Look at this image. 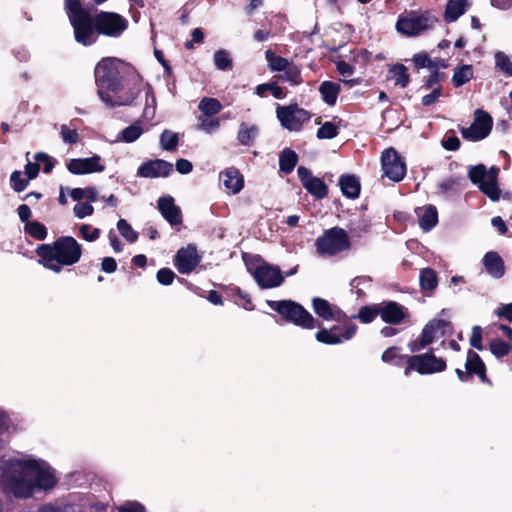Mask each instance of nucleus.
<instances>
[{
  "label": "nucleus",
  "instance_id": "obj_46",
  "mask_svg": "<svg viewBox=\"0 0 512 512\" xmlns=\"http://www.w3.org/2000/svg\"><path fill=\"white\" fill-rule=\"evenodd\" d=\"M268 91L276 99H281L284 97L283 89L274 82L263 83V84L258 85L256 88V94L261 97L265 96L266 92H268Z\"/></svg>",
  "mask_w": 512,
  "mask_h": 512
},
{
  "label": "nucleus",
  "instance_id": "obj_54",
  "mask_svg": "<svg viewBox=\"0 0 512 512\" xmlns=\"http://www.w3.org/2000/svg\"><path fill=\"white\" fill-rule=\"evenodd\" d=\"M10 182H11L12 188L16 192H22L23 190L26 189V187L29 183V179L23 178L22 173L20 171H14V172H12V174L10 176Z\"/></svg>",
  "mask_w": 512,
  "mask_h": 512
},
{
  "label": "nucleus",
  "instance_id": "obj_44",
  "mask_svg": "<svg viewBox=\"0 0 512 512\" xmlns=\"http://www.w3.org/2000/svg\"><path fill=\"white\" fill-rule=\"evenodd\" d=\"M495 66L497 69L502 71L505 76H512V62L510 58L502 51H498L495 53Z\"/></svg>",
  "mask_w": 512,
  "mask_h": 512
},
{
  "label": "nucleus",
  "instance_id": "obj_63",
  "mask_svg": "<svg viewBox=\"0 0 512 512\" xmlns=\"http://www.w3.org/2000/svg\"><path fill=\"white\" fill-rule=\"evenodd\" d=\"M369 224L365 220H359L356 223H352V226L350 228V232L353 235L361 236L363 233H367L369 231Z\"/></svg>",
  "mask_w": 512,
  "mask_h": 512
},
{
  "label": "nucleus",
  "instance_id": "obj_15",
  "mask_svg": "<svg viewBox=\"0 0 512 512\" xmlns=\"http://www.w3.org/2000/svg\"><path fill=\"white\" fill-rule=\"evenodd\" d=\"M66 167L71 174L84 175L95 172H103L105 166L99 155H93L89 158H74L66 163Z\"/></svg>",
  "mask_w": 512,
  "mask_h": 512
},
{
  "label": "nucleus",
  "instance_id": "obj_48",
  "mask_svg": "<svg viewBox=\"0 0 512 512\" xmlns=\"http://www.w3.org/2000/svg\"><path fill=\"white\" fill-rule=\"evenodd\" d=\"M512 344L501 339H494L490 343V351L496 357H504L510 353Z\"/></svg>",
  "mask_w": 512,
  "mask_h": 512
},
{
  "label": "nucleus",
  "instance_id": "obj_64",
  "mask_svg": "<svg viewBox=\"0 0 512 512\" xmlns=\"http://www.w3.org/2000/svg\"><path fill=\"white\" fill-rule=\"evenodd\" d=\"M117 269V262L113 257H104L101 262V270L105 273H113Z\"/></svg>",
  "mask_w": 512,
  "mask_h": 512
},
{
  "label": "nucleus",
  "instance_id": "obj_6",
  "mask_svg": "<svg viewBox=\"0 0 512 512\" xmlns=\"http://www.w3.org/2000/svg\"><path fill=\"white\" fill-rule=\"evenodd\" d=\"M498 174L499 168L492 166L487 169L484 164L470 166L468 169L470 181L477 185L479 190L492 201H497L500 198V189L497 183Z\"/></svg>",
  "mask_w": 512,
  "mask_h": 512
},
{
  "label": "nucleus",
  "instance_id": "obj_16",
  "mask_svg": "<svg viewBox=\"0 0 512 512\" xmlns=\"http://www.w3.org/2000/svg\"><path fill=\"white\" fill-rule=\"evenodd\" d=\"M297 174L303 187L314 198L323 199L327 196V185L320 178L314 177L308 168L304 166L298 167Z\"/></svg>",
  "mask_w": 512,
  "mask_h": 512
},
{
  "label": "nucleus",
  "instance_id": "obj_33",
  "mask_svg": "<svg viewBox=\"0 0 512 512\" xmlns=\"http://www.w3.org/2000/svg\"><path fill=\"white\" fill-rule=\"evenodd\" d=\"M474 72L472 65L463 64L454 69L452 84L455 87H461L473 78Z\"/></svg>",
  "mask_w": 512,
  "mask_h": 512
},
{
  "label": "nucleus",
  "instance_id": "obj_42",
  "mask_svg": "<svg viewBox=\"0 0 512 512\" xmlns=\"http://www.w3.org/2000/svg\"><path fill=\"white\" fill-rule=\"evenodd\" d=\"M412 62L416 69L427 68L430 71L438 69L437 62L433 61L425 52L416 53L412 58Z\"/></svg>",
  "mask_w": 512,
  "mask_h": 512
},
{
  "label": "nucleus",
  "instance_id": "obj_9",
  "mask_svg": "<svg viewBox=\"0 0 512 512\" xmlns=\"http://www.w3.org/2000/svg\"><path fill=\"white\" fill-rule=\"evenodd\" d=\"M95 26L99 34L117 38L128 27V21L115 12L101 11L95 15Z\"/></svg>",
  "mask_w": 512,
  "mask_h": 512
},
{
  "label": "nucleus",
  "instance_id": "obj_11",
  "mask_svg": "<svg viewBox=\"0 0 512 512\" xmlns=\"http://www.w3.org/2000/svg\"><path fill=\"white\" fill-rule=\"evenodd\" d=\"M435 19L429 14L410 13L406 17H400L396 23L398 32L407 36H416L431 28Z\"/></svg>",
  "mask_w": 512,
  "mask_h": 512
},
{
  "label": "nucleus",
  "instance_id": "obj_28",
  "mask_svg": "<svg viewBox=\"0 0 512 512\" xmlns=\"http://www.w3.org/2000/svg\"><path fill=\"white\" fill-rule=\"evenodd\" d=\"M465 368L470 375L476 374L483 382L485 381V364L476 352L468 351Z\"/></svg>",
  "mask_w": 512,
  "mask_h": 512
},
{
  "label": "nucleus",
  "instance_id": "obj_27",
  "mask_svg": "<svg viewBox=\"0 0 512 512\" xmlns=\"http://www.w3.org/2000/svg\"><path fill=\"white\" fill-rule=\"evenodd\" d=\"M469 6L468 0H449L446 5L444 18L446 22H454L463 15Z\"/></svg>",
  "mask_w": 512,
  "mask_h": 512
},
{
  "label": "nucleus",
  "instance_id": "obj_57",
  "mask_svg": "<svg viewBox=\"0 0 512 512\" xmlns=\"http://www.w3.org/2000/svg\"><path fill=\"white\" fill-rule=\"evenodd\" d=\"M73 212L77 218L84 219L94 213V207L88 202H80L74 206Z\"/></svg>",
  "mask_w": 512,
  "mask_h": 512
},
{
  "label": "nucleus",
  "instance_id": "obj_20",
  "mask_svg": "<svg viewBox=\"0 0 512 512\" xmlns=\"http://www.w3.org/2000/svg\"><path fill=\"white\" fill-rule=\"evenodd\" d=\"M379 315L383 322L397 325L408 315L407 309L395 301H389L379 305Z\"/></svg>",
  "mask_w": 512,
  "mask_h": 512
},
{
  "label": "nucleus",
  "instance_id": "obj_61",
  "mask_svg": "<svg viewBox=\"0 0 512 512\" xmlns=\"http://www.w3.org/2000/svg\"><path fill=\"white\" fill-rule=\"evenodd\" d=\"M470 345L477 350H482V329L480 326H474L472 328V335L470 338Z\"/></svg>",
  "mask_w": 512,
  "mask_h": 512
},
{
  "label": "nucleus",
  "instance_id": "obj_17",
  "mask_svg": "<svg viewBox=\"0 0 512 512\" xmlns=\"http://www.w3.org/2000/svg\"><path fill=\"white\" fill-rule=\"evenodd\" d=\"M312 308L314 312L325 321L344 322L348 318L338 306L320 297H314L312 299Z\"/></svg>",
  "mask_w": 512,
  "mask_h": 512
},
{
  "label": "nucleus",
  "instance_id": "obj_30",
  "mask_svg": "<svg viewBox=\"0 0 512 512\" xmlns=\"http://www.w3.org/2000/svg\"><path fill=\"white\" fill-rule=\"evenodd\" d=\"M319 92L323 101L327 105L333 106L336 103L340 92V84L332 81H324L319 87Z\"/></svg>",
  "mask_w": 512,
  "mask_h": 512
},
{
  "label": "nucleus",
  "instance_id": "obj_58",
  "mask_svg": "<svg viewBox=\"0 0 512 512\" xmlns=\"http://www.w3.org/2000/svg\"><path fill=\"white\" fill-rule=\"evenodd\" d=\"M175 277V273L169 268H161L156 274L158 283L164 286L171 285Z\"/></svg>",
  "mask_w": 512,
  "mask_h": 512
},
{
  "label": "nucleus",
  "instance_id": "obj_25",
  "mask_svg": "<svg viewBox=\"0 0 512 512\" xmlns=\"http://www.w3.org/2000/svg\"><path fill=\"white\" fill-rule=\"evenodd\" d=\"M259 135V127L255 124L241 122L239 125L237 140L243 146H252Z\"/></svg>",
  "mask_w": 512,
  "mask_h": 512
},
{
  "label": "nucleus",
  "instance_id": "obj_60",
  "mask_svg": "<svg viewBox=\"0 0 512 512\" xmlns=\"http://www.w3.org/2000/svg\"><path fill=\"white\" fill-rule=\"evenodd\" d=\"M35 160L38 162H43V172L44 173H50L52 169L54 168V161L53 159L44 152H38L34 156Z\"/></svg>",
  "mask_w": 512,
  "mask_h": 512
},
{
  "label": "nucleus",
  "instance_id": "obj_26",
  "mask_svg": "<svg viewBox=\"0 0 512 512\" xmlns=\"http://www.w3.org/2000/svg\"><path fill=\"white\" fill-rule=\"evenodd\" d=\"M339 186L347 198L355 199L360 194V182L354 175H342L339 179Z\"/></svg>",
  "mask_w": 512,
  "mask_h": 512
},
{
  "label": "nucleus",
  "instance_id": "obj_29",
  "mask_svg": "<svg viewBox=\"0 0 512 512\" xmlns=\"http://www.w3.org/2000/svg\"><path fill=\"white\" fill-rule=\"evenodd\" d=\"M387 79L392 80L395 86L405 88L409 84L407 68L403 64H395L389 67Z\"/></svg>",
  "mask_w": 512,
  "mask_h": 512
},
{
  "label": "nucleus",
  "instance_id": "obj_8",
  "mask_svg": "<svg viewBox=\"0 0 512 512\" xmlns=\"http://www.w3.org/2000/svg\"><path fill=\"white\" fill-rule=\"evenodd\" d=\"M446 369V362L442 358H438L430 350L424 354L413 355L408 357L407 366L404 369V375L408 377L412 371H416L421 375L442 372Z\"/></svg>",
  "mask_w": 512,
  "mask_h": 512
},
{
  "label": "nucleus",
  "instance_id": "obj_21",
  "mask_svg": "<svg viewBox=\"0 0 512 512\" xmlns=\"http://www.w3.org/2000/svg\"><path fill=\"white\" fill-rule=\"evenodd\" d=\"M157 204L161 215L170 225H178L182 223L181 210L177 205H175L173 197H160Z\"/></svg>",
  "mask_w": 512,
  "mask_h": 512
},
{
  "label": "nucleus",
  "instance_id": "obj_7",
  "mask_svg": "<svg viewBox=\"0 0 512 512\" xmlns=\"http://www.w3.org/2000/svg\"><path fill=\"white\" fill-rule=\"evenodd\" d=\"M316 251L321 256H334L350 248L347 232L339 227L326 230L315 242Z\"/></svg>",
  "mask_w": 512,
  "mask_h": 512
},
{
  "label": "nucleus",
  "instance_id": "obj_40",
  "mask_svg": "<svg viewBox=\"0 0 512 512\" xmlns=\"http://www.w3.org/2000/svg\"><path fill=\"white\" fill-rule=\"evenodd\" d=\"M420 286L423 290H434L437 286V275L431 268L422 269L419 276Z\"/></svg>",
  "mask_w": 512,
  "mask_h": 512
},
{
  "label": "nucleus",
  "instance_id": "obj_43",
  "mask_svg": "<svg viewBox=\"0 0 512 512\" xmlns=\"http://www.w3.org/2000/svg\"><path fill=\"white\" fill-rule=\"evenodd\" d=\"M265 57L270 69L273 71H284L289 66L287 59L276 56L272 50H267L265 52Z\"/></svg>",
  "mask_w": 512,
  "mask_h": 512
},
{
  "label": "nucleus",
  "instance_id": "obj_3",
  "mask_svg": "<svg viewBox=\"0 0 512 512\" xmlns=\"http://www.w3.org/2000/svg\"><path fill=\"white\" fill-rule=\"evenodd\" d=\"M36 254L39 263L45 268L60 273L63 266L76 264L82 256V247L71 236H61L52 244H42L37 247Z\"/></svg>",
  "mask_w": 512,
  "mask_h": 512
},
{
  "label": "nucleus",
  "instance_id": "obj_2",
  "mask_svg": "<svg viewBox=\"0 0 512 512\" xmlns=\"http://www.w3.org/2000/svg\"><path fill=\"white\" fill-rule=\"evenodd\" d=\"M57 484L50 464L32 454L15 452L0 457V489L17 499H29L36 492L48 491Z\"/></svg>",
  "mask_w": 512,
  "mask_h": 512
},
{
  "label": "nucleus",
  "instance_id": "obj_59",
  "mask_svg": "<svg viewBox=\"0 0 512 512\" xmlns=\"http://www.w3.org/2000/svg\"><path fill=\"white\" fill-rule=\"evenodd\" d=\"M116 509L117 512H146L145 507L138 501H125Z\"/></svg>",
  "mask_w": 512,
  "mask_h": 512
},
{
  "label": "nucleus",
  "instance_id": "obj_12",
  "mask_svg": "<svg viewBox=\"0 0 512 512\" xmlns=\"http://www.w3.org/2000/svg\"><path fill=\"white\" fill-rule=\"evenodd\" d=\"M381 166L383 175L393 182H400L406 175V164L394 148L382 153Z\"/></svg>",
  "mask_w": 512,
  "mask_h": 512
},
{
  "label": "nucleus",
  "instance_id": "obj_14",
  "mask_svg": "<svg viewBox=\"0 0 512 512\" xmlns=\"http://www.w3.org/2000/svg\"><path fill=\"white\" fill-rule=\"evenodd\" d=\"M492 125V117L484 110L477 109L474 113L473 123L468 128H463L461 133L465 139L479 141L489 135Z\"/></svg>",
  "mask_w": 512,
  "mask_h": 512
},
{
  "label": "nucleus",
  "instance_id": "obj_56",
  "mask_svg": "<svg viewBox=\"0 0 512 512\" xmlns=\"http://www.w3.org/2000/svg\"><path fill=\"white\" fill-rule=\"evenodd\" d=\"M281 77L291 85H297L301 82L300 70L296 66L289 65L287 69L284 70V74Z\"/></svg>",
  "mask_w": 512,
  "mask_h": 512
},
{
  "label": "nucleus",
  "instance_id": "obj_13",
  "mask_svg": "<svg viewBox=\"0 0 512 512\" xmlns=\"http://www.w3.org/2000/svg\"><path fill=\"white\" fill-rule=\"evenodd\" d=\"M276 113L281 125L289 131H299L310 119L309 112L297 105L278 106Z\"/></svg>",
  "mask_w": 512,
  "mask_h": 512
},
{
  "label": "nucleus",
  "instance_id": "obj_41",
  "mask_svg": "<svg viewBox=\"0 0 512 512\" xmlns=\"http://www.w3.org/2000/svg\"><path fill=\"white\" fill-rule=\"evenodd\" d=\"M24 231L37 240H44L47 237L46 227L38 221L27 222Z\"/></svg>",
  "mask_w": 512,
  "mask_h": 512
},
{
  "label": "nucleus",
  "instance_id": "obj_31",
  "mask_svg": "<svg viewBox=\"0 0 512 512\" xmlns=\"http://www.w3.org/2000/svg\"><path fill=\"white\" fill-rule=\"evenodd\" d=\"M448 327H450L449 321L444 319H432L422 330L428 329V338L431 340V343H433L436 338L445 334Z\"/></svg>",
  "mask_w": 512,
  "mask_h": 512
},
{
  "label": "nucleus",
  "instance_id": "obj_24",
  "mask_svg": "<svg viewBox=\"0 0 512 512\" xmlns=\"http://www.w3.org/2000/svg\"><path fill=\"white\" fill-rule=\"evenodd\" d=\"M221 180L224 187L232 194L239 193L244 186L243 176L237 169L233 167L228 168L221 173Z\"/></svg>",
  "mask_w": 512,
  "mask_h": 512
},
{
  "label": "nucleus",
  "instance_id": "obj_10",
  "mask_svg": "<svg viewBox=\"0 0 512 512\" xmlns=\"http://www.w3.org/2000/svg\"><path fill=\"white\" fill-rule=\"evenodd\" d=\"M247 269L261 289L276 288L284 282V275L276 265L262 262L254 269L250 266Z\"/></svg>",
  "mask_w": 512,
  "mask_h": 512
},
{
  "label": "nucleus",
  "instance_id": "obj_32",
  "mask_svg": "<svg viewBox=\"0 0 512 512\" xmlns=\"http://www.w3.org/2000/svg\"><path fill=\"white\" fill-rule=\"evenodd\" d=\"M298 162V156L295 151L285 148L279 155V168L285 174L291 173Z\"/></svg>",
  "mask_w": 512,
  "mask_h": 512
},
{
  "label": "nucleus",
  "instance_id": "obj_4",
  "mask_svg": "<svg viewBox=\"0 0 512 512\" xmlns=\"http://www.w3.org/2000/svg\"><path fill=\"white\" fill-rule=\"evenodd\" d=\"M65 10L73 28L75 41L83 46L94 44L99 34L95 26V17L83 7L80 0H65Z\"/></svg>",
  "mask_w": 512,
  "mask_h": 512
},
{
  "label": "nucleus",
  "instance_id": "obj_23",
  "mask_svg": "<svg viewBox=\"0 0 512 512\" xmlns=\"http://www.w3.org/2000/svg\"><path fill=\"white\" fill-rule=\"evenodd\" d=\"M415 213L418 216L420 228L425 232L430 231L438 223V212L433 205L418 207Z\"/></svg>",
  "mask_w": 512,
  "mask_h": 512
},
{
  "label": "nucleus",
  "instance_id": "obj_18",
  "mask_svg": "<svg viewBox=\"0 0 512 512\" xmlns=\"http://www.w3.org/2000/svg\"><path fill=\"white\" fill-rule=\"evenodd\" d=\"M195 245L189 244L178 250L175 256V267L181 274H189L200 263Z\"/></svg>",
  "mask_w": 512,
  "mask_h": 512
},
{
  "label": "nucleus",
  "instance_id": "obj_19",
  "mask_svg": "<svg viewBox=\"0 0 512 512\" xmlns=\"http://www.w3.org/2000/svg\"><path fill=\"white\" fill-rule=\"evenodd\" d=\"M172 171V163L163 159H154L141 164L137 169V176L142 178L167 177Z\"/></svg>",
  "mask_w": 512,
  "mask_h": 512
},
{
  "label": "nucleus",
  "instance_id": "obj_5",
  "mask_svg": "<svg viewBox=\"0 0 512 512\" xmlns=\"http://www.w3.org/2000/svg\"><path fill=\"white\" fill-rule=\"evenodd\" d=\"M268 306L279 313L285 321L303 329H314L319 326L317 320L302 305L292 300L267 301Z\"/></svg>",
  "mask_w": 512,
  "mask_h": 512
},
{
  "label": "nucleus",
  "instance_id": "obj_39",
  "mask_svg": "<svg viewBox=\"0 0 512 512\" xmlns=\"http://www.w3.org/2000/svg\"><path fill=\"white\" fill-rule=\"evenodd\" d=\"M142 133V126L140 125V122L137 121L122 130L119 140L125 143H133L142 135Z\"/></svg>",
  "mask_w": 512,
  "mask_h": 512
},
{
  "label": "nucleus",
  "instance_id": "obj_47",
  "mask_svg": "<svg viewBox=\"0 0 512 512\" xmlns=\"http://www.w3.org/2000/svg\"><path fill=\"white\" fill-rule=\"evenodd\" d=\"M117 229L121 236L125 238L129 243H134L137 241L138 233L133 230L131 225L125 219H120L117 222Z\"/></svg>",
  "mask_w": 512,
  "mask_h": 512
},
{
  "label": "nucleus",
  "instance_id": "obj_45",
  "mask_svg": "<svg viewBox=\"0 0 512 512\" xmlns=\"http://www.w3.org/2000/svg\"><path fill=\"white\" fill-rule=\"evenodd\" d=\"M379 305L373 306H363L360 308L357 315L352 316V318L359 319L362 323H370L372 322L377 315H379Z\"/></svg>",
  "mask_w": 512,
  "mask_h": 512
},
{
  "label": "nucleus",
  "instance_id": "obj_52",
  "mask_svg": "<svg viewBox=\"0 0 512 512\" xmlns=\"http://www.w3.org/2000/svg\"><path fill=\"white\" fill-rule=\"evenodd\" d=\"M430 72V76L428 77V79L425 81L421 88L431 90H434L436 88L441 89L440 82L442 81L444 74L439 72L438 69L432 70Z\"/></svg>",
  "mask_w": 512,
  "mask_h": 512
},
{
  "label": "nucleus",
  "instance_id": "obj_36",
  "mask_svg": "<svg viewBox=\"0 0 512 512\" xmlns=\"http://www.w3.org/2000/svg\"><path fill=\"white\" fill-rule=\"evenodd\" d=\"M159 142L163 150L175 151L179 144V134L166 129L161 133Z\"/></svg>",
  "mask_w": 512,
  "mask_h": 512
},
{
  "label": "nucleus",
  "instance_id": "obj_53",
  "mask_svg": "<svg viewBox=\"0 0 512 512\" xmlns=\"http://www.w3.org/2000/svg\"><path fill=\"white\" fill-rule=\"evenodd\" d=\"M79 233L81 237L88 242H93L100 236V230L98 228L92 227L89 224H82L79 227Z\"/></svg>",
  "mask_w": 512,
  "mask_h": 512
},
{
  "label": "nucleus",
  "instance_id": "obj_51",
  "mask_svg": "<svg viewBox=\"0 0 512 512\" xmlns=\"http://www.w3.org/2000/svg\"><path fill=\"white\" fill-rule=\"evenodd\" d=\"M338 135V129L332 122H325L317 131L319 139H333Z\"/></svg>",
  "mask_w": 512,
  "mask_h": 512
},
{
  "label": "nucleus",
  "instance_id": "obj_37",
  "mask_svg": "<svg viewBox=\"0 0 512 512\" xmlns=\"http://www.w3.org/2000/svg\"><path fill=\"white\" fill-rule=\"evenodd\" d=\"M398 350V347H389L386 349L381 356L382 361L391 363L397 367H401L404 363L407 364V359L409 356L399 354Z\"/></svg>",
  "mask_w": 512,
  "mask_h": 512
},
{
  "label": "nucleus",
  "instance_id": "obj_49",
  "mask_svg": "<svg viewBox=\"0 0 512 512\" xmlns=\"http://www.w3.org/2000/svg\"><path fill=\"white\" fill-rule=\"evenodd\" d=\"M214 64L219 70H229L232 68V59L226 50H217L214 53Z\"/></svg>",
  "mask_w": 512,
  "mask_h": 512
},
{
  "label": "nucleus",
  "instance_id": "obj_50",
  "mask_svg": "<svg viewBox=\"0 0 512 512\" xmlns=\"http://www.w3.org/2000/svg\"><path fill=\"white\" fill-rule=\"evenodd\" d=\"M427 331L428 329L422 330L419 338L412 340L408 343V348L412 353L418 352L431 344V340L428 338Z\"/></svg>",
  "mask_w": 512,
  "mask_h": 512
},
{
  "label": "nucleus",
  "instance_id": "obj_35",
  "mask_svg": "<svg viewBox=\"0 0 512 512\" xmlns=\"http://www.w3.org/2000/svg\"><path fill=\"white\" fill-rule=\"evenodd\" d=\"M220 128V120L214 116H198L197 129L205 134L211 135Z\"/></svg>",
  "mask_w": 512,
  "mask_h": 512
},
{
  "label": "nucleus",
  "instance_id": "obj_22",
  "mask_svg": "<svg viewBox=\"0 0 512 512\" xmlns=\"http://www.w3.org/2000/svg\"><path fill=\"white\" fill-rule=\"evenodd\" d=\"M482 264L486 273L492 279H501L505 275V263L502 257L495 251H489L484 254Z\"/></svg>",
  "mask_w": 512,
  "mask_h": 512
},
{
  "label": "nucleus",
  "instance_id": "obj_1",
  "mask_svg": "<svg viewBox=\"0 0 512 512\" xmlns=\"http://www.w3.org/2000/svg\"><path fill=\"white\" fill-rule=\"evenodd\" d=\"M123 63L115 58H104L95 67V83L100 99L108 107L141 106L142 117L150 121L156 113L153 89L140 77L124 80Z\"/></svg>",
  "mask_w": 512,
  "mask_h": 512
},
{
  "label": "nucleus",
  "instance_id": "obj_34",
  "mask_svg": "<svg viewBox=\"0 0 512 512\" xmlns=\"http://www.w3.org/2000/svg\"><path fill=\"white\" fill-rule=\"evenodd\" d=\"M222 108V104L216 98L204 97L198 104V109L202 116H215L222 110Z\"/></svg>",
  "mask_w": 512,
  "mask_h": 512
},
{
  "label": "nucleus",
  "instance_id": "obj_55",
  "mask_svg": "<svg viewBox=\"0 0 512 512\" xmlns=\"http://www.w3.org/2000/svg\"><path fill=\"white\" fill-rule=\"evenodd\" d=\"M61 137L66 144H76L79 140V134L76 129H71L67 125L63 124L60 128Z\"/></svg>",
  "mask_w": 512,
  "mask_h": 512
},
{
  "label": "nucleus",
  "instance_id": "obj_62",
  "mask_svg": "<svg viewBox=\"0 0 512 512\" xmlns=\"http://www.w3.org/2000/svg\"><path fill=\"white\" fill-rule=\"evenodd\" d=\"M495 314L499 318H504L509 322H512V303L501 304L496 310Z\"/></svg>",
  "mask_w": 512,
  "mask_h": 512
},
{
  "label": "nucleus",
  "instance_id": "obj_38",
  "mask_svg": "<svg viewBox=\"0 0 512 512\" xmlns=\"http://www.w3.org/2000/svg\"><path fill=\"white\" fill-rule=\"evenodd\" d=\"M339 330V327L334 326L332 329H321L316 333L317 341L328 344V345H336L342 343V338L340 335L336 334L335 331Z\"/></svg>",
  "mask_w": 512,
  "mask_h": 512
}]
</instances>
